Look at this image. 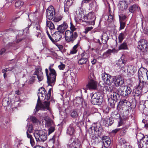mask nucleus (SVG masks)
<instances>
[{
  "instance_id": "0e129e2a",
  "label": "nucleus",
  "mask_w": 148,
  "mask_h": 148,
  "mask_svg": "<svg viewBox=\"0 0 148 148\" xmlns=\"http://www.w3.org/2000/svg\"><path fill=\"white\" fill-rule=\"evenodd\" d=\"M6 50L4 48L0 50V55H2L5 52Z\"/></svg>"
},
{
  "instance_id": "e433bc0d",
  "label": "nucleus",
  "mask_w": 148,
  "mask_h": 148,
  "mask_svg": "<svg viewBox=\"0 0 148 148\" xmlns=\"http://www.w3.org/2000/svg\"><path fill=\"white\" fill-rule=\"evenodd\" d=\"M23 2L21 0H18L15 3V5L16 8H20L23 4Z\"/></svg>"
},
{
  "instance_id": "69168bd1",
  "label": "nucleus",
  "mask_w": 148,
  "mask_h": 148,
  "mask_svg": "<svg viewBox=\"0 0 148 148\" xmlns=\"http://www.w3.org/2000/svg\"><path fill=\"white\" fill-rule=\"evenodd\" d=\"M44 95L45 97V94H42V93H38V98L42 97L43 98L44 97Z\"/></svg>"
},
{
  "instance_id": "79ce46f5",
  "label": "nucleus",
  "mask_w": 148,
  "mask_h": 148,
  "mask_svg": "<svg viewBox=\"0 0 148 148\" xmlns=\"http://www.w3.org/2000/svg\"><path fill=\"white\" fill-rule=\"evenodd\" d=\"M140 141L143 140V142L146 144L148 145V136L147 135L140 139Z\"/></svg>"
},
{
  "instance_id": "2f4dec72",
  "label": "nucleus",
  "mask_w": 148,
  "mask_h": 148,
  "mask_svg": "<svg viewBox=\"0 0 148 148\" xmlns=\"http://www.w3.org/2000/svg\"><path fill=\"white\" fill-rule=\"evenodd\" d=\"M10 99L9 98H5L3 99L2 101V105L4 106H8L10 103Z\"/></svg>"
},
{
  "instance_id": "39448f33",
  "label": "nucleus",
  "mask_w": 148,
  "mask_h": 148,
  "mask_svg": "<svg viewBox=\"0 0 148 148\" xmlns=\"http://www.w3.org/2000/svg\"><path fill=\"white\" fill-rule=\"evenodd\" d=\"M40 98H38L36 106L34 110L35 113L37 112L39 110H44L45 109L50 111V109L49 107L50 102L45 101L42 103L41 102L40 99Z\"/></svg>"
},
{
  "instance_id": "a211bd4d",
  "label": "nucleus",
  "mask_w": 148,
  "mask_h": 148,
  "mask_svg": "<svg viewBox=\"0 0 148 148\" xmlns=\"http://www.w3.org/2000/svg\"><path fill=\"white\" fill-rule=\"evenodd\" d=\"M97 82L93 79H91L86 85V87L89 89H96L97 88Z\"/></svg>"
},
{
  "instance_id": "7ed1b4c3",
  "label": "nucleus",
  "mask_w": 148,
  "mask_h": 148,
  "mask_svg": "<svg viewBox=\"0 0 148 148\" xmlns=\"http://www.w3.org/2000/svg\"><path fill=\"white\" fill-rule=\"evenodd\" d=\"M101 76L102 79L104 82L109 86L108 87L105 86L104 88L108 92H111L113 89L111 84L114 81V77L105 72L102 73Z\"/></svg>"
},
{
  "instance_id": "4c0bfd02",
  "label": "nucleus",
  "mask_w": 148,
  "mask_h": 148,
  "mask_svg": "<svg viewBox=\"0 0 148 148\" xmlns=\"http://www.w3.org/2000/svg\"><path fill=\"white\" fill-rule=\"evenodd\" d=\"M73 3V0H65L64 4L65 7L67 8L71 5Z\"/></svg>"
},
{
  "instance_id": "a18cd8bd",
  "label": "nucleus",
  "mask_w": 148,
  "mask_h": 148,
  "mask_svg": "<svg viewBox=\"0 0 148 148\" xmlns=\"http://www.w3.org/2000/svg\"><path fill=\"white\" fill-rule=\"evenodd\" d=\"M108 104L112 108H114V105L116 101L111 100H109L108 99Z\"/></svg>"
},
{
  "instance_id": "1a4fd4ad",
  "label": "nucleus",
  "mask_w": 148,
  "mask_h": 148,
  "mask_svg": "<svg viewBox=\"0 0 148 148\" xmlns=\"http://www.w3.org/2000/svg\"><path fill=\"white\" fill-rule=\"evenodd\" d=\"M118 91L121 95L126 96L131 93L132 89L127 86H121L118 89Z\"/></svg>"
},
{
  "instance_id": "052dcab7",
  "label": "nucleus",
  "mask_w": 148,
  "mask_h": 148,
  "mask_svg": "<svg viewBox=\"0 0 148 148\" xmlns=\"http://www.w3.org/2000/svg\"><path fill=\"white\" fill-rule=\"evenodd\" d=\"M30 142L32 146H34L35 145V142L33 137L30 139Z\"/></svg>"
},
{
  "instance_id": "473e14b6",
  "label": "nucleus",
  "mask_w": 148,
  "mask_h": 148,
  "mask_svg": "<svg viewBox=\"0 0 148 148\" xmlns=\"http://www.w3.org/2000/svg\"><path fill=\"white\" fill-rule=\"evenodd\" d=\"M77 111L76 109L71 110L70 112L71 116L73 118H77L78 116Z\"/></svg>"
},
{
  "instance_id": "4be33fe9",
  "label": "nucleus",
  "mask_w": 148,
  "mask_h": 148,
  "mask_svg": "<svg viewBox=\"0 0 148 148\" xmlns=\"http://www.w3.org/2000/svg\"><path fill=\"white\" fill-rule=\"evenodd\" d=\"M68 25L66 22L64 21L63 23L59 25L57 28V29L59 32L62 33V34L64 32L65 30L67 28Z\"/></svg>"
},
{
  "instance_id": "e2e57ef3",
  "label": "nucleus",
  "mask_w": 148,
  "mask_h": 148,
  "mask_svg": "<svg viewBox=\"0 0 148 148\" xmlns=\"http://www.w3.org/2000/svg\"><path fill=\"white\" fill-rule=\"evenodd\" d=\"M77 51V50H75L73 48L71 50V51L70 53L71 54H74L76 53Z\"/></svg>"
},
{
  "instance_id": "dca6fc26",
  "label": "nucleus",
  "mask_w": 148,
  "mask_h": 148,
  "mask_svg": "<svg viewBox=\"0 0 148 148\" xmlns=\"http://www.w3.org/2000/svg\"><path fill=\"white\" fill-rule=\"evenodd\" d=\"M101 121L103 124L106 127H108L112 124L114 122L113 119L108 116L104 118H102Z\"/></svg>"
},
{
  "instance_id": "aec40b11",
  "label": "nucleus",
  "mask_w": 148,
  "mask_h": 148,
  "mask_svg": "<svg viewBox=\"0 0 148 148\" xmlns=\"http://www.w3.org/2000/svg\"><path fill=\"white\" fill-rule=\"evenodd\" d=\"M62 34L59 31L55 32L52 35L53 42H57L59 41L62 37Z\"/></svg>"
},
{
  "instance_id": "3c124183",
  "label": "nucleus",
  "mask_w": 148,
  "mask_h": 148,
  "mask_svg": "<svg viewBox=\"0 0 148 148\" xmlns=\"http://www.w3.org/2000/svg\"><path fill=\"white\" fill-rule=\"evenodd\" d=\"M39 92L38 93H41L42 94H45L46 92V91L45 89L42 87H41L38 90Z\"/></svg>"
},
{
  "instance_id": "6e6552de",
  "label": "nucleus",
  "mask_w": 148,
  "mask_h": 148,
  "mask_svg": "<svg viewBox=\"0 0 148 148\" xmlns=\"http://www.w3.org/2000/svg\"><path fill=\"white\" fill-rule=\"evenodd\" d=\"M138 77L139 80L146 79L148 81V71L144 68H140L138 70Z\"/></svg>"
},
{
  "instance_id": "c9c22d12",
  "label": "nucleus",
  "mask_w": 148,
  "mask_h": 148,
  "mask_svg": "<svg viewBox=\"0 0 148 148\" xmlns=\"http://www.w3.org/2000/svg\"><path fill=\"white\" fill-rule=\"evenodd\" d=\"M111 116L114 119H117L120 117V115L118 113L117 111H115L112 112Z\"/></svg>"
},
{
  "instance_id": "ea45409f",
  "label": "nucleus",
  "mask_w": 148,
  "mask_h": 148,
  "mask_svg": "<svg viewBox=\"0 0 148 148\" xmlns=\"http://www.w3.org/2000/svg\"><path fill=\"white\" fill-rule=\"evenodd\" d=\"M125 37V35L124 33H120L118 36L119 42L121 43Z\"/></svg>"
},
{
  "instance_id": "423d86ee",
  "label": "nucleus",
  "mask_w": 148,
  "mask_h": 148,
  "mask_svg": "<svg viewBox=\"0 0 148 148\" xmlns=\"http://www.w3.org/2000/svg\"><path fill=\"white\" fill-rule=\"evenodd\" d=\"M91 103L93 104H100L102 102V97L100 93L95 92L91 95Z\"/></svg>"
},
{
  "instance_id": "6e6d98bb",
  "label": "nucleus",
  "mask_w": 148,
  "mask_h": 148,
  "mask_svg": "<svg viewBox=\"0 0 148 148\" xmlns=\"http://www.w3.org/2000/svg\"><path fill=\"white\" fill-rule=\"evenodd\" d=\"M30 119L33 123H36L38 121V120L35 117L33 116L30 117Z\"/></svg>"
},
{
  "instance_id": "338daca9",
  "label": "nucleus",
  "mask_w": 148,
  "mask_h": 148,
  "mask_svg": "<svg viewBox=\"0 0 148 148\" xmlns=\"http://www.w3.org/2000/svg\"><path fill=\"white\" fill-rule=\"evenodd\" d=\"M126 18V16H123L122 17H119V21L121 20H122V22H124V20Z\"/></svg>"
},
{
  "instance_id": "37998d69",
  "label": "nucleus",
  "mask_w": 148,
  "mask_h": 148,
  "mask_svg": "<svg viewBox=\"0 0 148 148\" xmlns=\"http://www.w3.org/2000/svg\"><path fill=\"white\" fill-rule=\"evenodd\" d=\"M119 143L121 145V147L123 146L124 145H127L128 144H127L125 140L123 138H121L119 140Z\"/></svg>"
},
{
  "instance_id": "c03bdc74",
  "label": "nucleus",
  "mask_w": 148,
  "mask_h": 148,
  "mask_svg": "<svg viewBox=\"0 0 148 148\" xmlns=\"http://www.w3.org/2000/svg\"><path fill=\"white\" fill-rule=\"evenodd\" d=\"M81 57H83L84 58H86L88 60V59L89 57V55L88 54V51L84 52L82 53L81 54Z\"/></svg>"
},
{
  "instance_id": "f257e3e1",
  "label": "nucleus",
  "mask_w": 148,
  "mask_h": 148,
  "mask_svg": "<svg viewBox=\"0 0 148 148\" xmlns=\"http://www.w3.org/2000/svg\"><path fill=\"white\" fill-rule=\"evenodd\" d=\"M53 64H51L49 67V72L47 69H45V72L47 78V82L49 85L52 86L53 85L56 81L57 74L56 71L53 68Z\"/></svg>"
},
{
  "instance_id": "de8ad7c7",
  "label": "nucleus",
  "mask_w": 148,
  "mask_h": 148,
  "mask_svg": "<svg viewBox=\"0 0 148 148\" xmlns=\"http://www.w3.org/2000/svg\"><path fill=\"white\" fill-rule=\"evenodd\" d=\"M51 89L50 88L48 91V93L47 94L45 95V99L47 100H49L51 96Z\"/></svg>"
},
{
  "instance_id": "9d476101",
  "label": "nucleus",
  "mask_w": 148,
  "mask_h": 148,
  "mask_svg": "<svg viewBox=\"0 0 148 148\" xmlns=\"http://www.w3.org/2000/svg\"><path fill=\"white\" fill-rule=\"evenodd\" d=\"M55 11L52 6H49L46 10V15L47 18L49 20H51L54 17Z\"/></svg>"
},
{
  "instance_id": "680f3d73",
  "label": "nucleus",
  "mask_w": 148,
  "mask_h": 148,
  "mask_svg": "<svg viewBox=\"0 0 148 148\" xmlns=\"http://www.w3.org/2000/svg\"><path fill=\"white\" fill-rule=\"evenodd\" d=\"M34 78V76H33L30 78V80L29 81V84H32L34 82V79H35Z\"/></svg>"
},
{
  "instance_id": "f3484780",
  "label": "nucleus",
  "mask_w": 148,
  "mask_h": 148,
  "mask_svg": "<svg viewBox=\"0 0 148 148\" xmlns=\"http://www.w3.org/2000/svg\"><path fill=\"white\" fill-rule=\"evenodd\" d=\"M71 140L73 141L72 143L68 147V148H77L76 146H79L80 142L77 138H76L75 136H73L71 139Z\"/></svg>"
},
{
  "instance_id": "0eeeda50",
  "label": "nucleus",
  "mask_w": 148,
  "mask_h": 148,
  "mask_svg": "<svg viewBox=\"0 0 148 148\" xmlns=\"http://www.w3.org/2000/svg\"><path fill=\"white\" fill-rule=\"evenodd\" d=\"M95 19L96 17L94 12H90L86 15L85 20H83V21L88 24L94 25L95 24Z\"/></svg>"
},
{
  "instance_id": "49530a36",
  "label": "nucleus",
  "mask_w": 148,
  "mask_h": 148,
  "mask_svg": "<svg viewBox=\"0 0 148 148\" xmlns=\"http://www.w3.org/2000/svg\"><path fill=\"white\" fill-rule=\"evenodd\" d=\"M109 15L108 16V21L109 23H111L113 20L114 18L112 15L111 14V12L110 10H109Z\"/></svg>"
},
{
  "instance_id": "a19ab883",
  "label": "nucleus",
  "mask_w": 148,
  "mask_h": 148,
  "mask_svg": "<svg viewBox=\"0 0 148 148\" xmlns=\"http://www.w3.org/2000/svg\"><path fill=\"white\" fill-rule=\"evenodd\" d=\"M142 92V89L141 88L137 87L135 90V95L138 96L141 94Z\"/></svg>"
},
{
  "instance_id": "4d7b16f0",
  "label": "nucleus",
  "mask_w": 148,
  "mask_h": 148,
  "mask_svg": "<svg viewBox=\"0 0 148 148\" xmlns=\"http://www.w3.org/2000/svg\"><path fill=\"white\" fill-rule=\"evenodd\" d=\"M93 28V27H87L85 29V31L84 32L85 34H87L88 32L92 29Z\"/></svg>"
},
{
  "instance_id": "c85d7f7f",
  "label": "nucleus",
  "mask_w": 148,
  "mask_h": 148,
  "mask_svg": "<svg viewBox=\"0 0 148 148\" xmlns=\"http://www.w3.org/2000/svg\"><path fill=\"white\" fill-rule=\"evenodd\" d=\"M139 8L137 5H134L129 8V11L131 13H134L136 11L138 10Z\"/></svg>"
},
{
  "instance_id": "f704fd0d",
  "label": "nucleus",
  "mask_w": 148,
  "mask_h": 148,
  "mask_svg": "<svg viewBox=\"0 0 148 148\" xmlns=\"http://www.w3.org/2000/svg\"><path fill=\"white\" fill-rule=\"evenodd\" d=\"M87 61V58L82 57L81 58L78 60V63L79 64L82 65L86 64Z\"/></svg>"
},
{
  "instance_id": "603ef678",
  "label": "nucleus",
  "mask_w": 148,
  "mask_h": 148,
  "mask_svg": "<svg viewBox=\"0 0 148 148\" xmlns=\"http://www.w3.org/2000/svg\"><path fill=\"white\" fill-rule=\"evenodd\" d=\"M120 30H121L124 28L125 26V23L124 22H122V20H121L120 21Z\"/></svg>"
},
{
  "instance_id": "393cba45",
  "label": "nucleus",
  "mask_w": 148,
  "mask_h": 148,
  "mask_svg": "<svg viewBox=\"0 0 148 148\" xmlns=\"http://www.w3.org/2000/svg\"><path fill=\"white\" fill-rule=\"evenodd\" d=\"M46 125L48 127H50L54 126V123L52 121L49 117H46L45 119Z\"/></svg>"
},
{
  "instance_id": "5fc2aeb1",
  "label": "nucleus",
  "mask_w": 148,
  "mask_h": 148,
  "mask_svg": "<svg viewBox=\"0 0 148 148\" xmlns=\"http://www.w3.org/2000/svg\"><path fill=\"white\" fill-rule=\"evenodd\" d=\"M28 128H27V132H28L29 133L32 132V131L33 130V127L32 125H29V126L27 125Z\"/></svg>"
},
{
  "instance_id": "c756f323",
  "label": "nucleus",
  "mask_w": 148,
  "mask_h": 148,
  "mask_svg": "<svg viewBox=\"0 0 148 148\" xmlns=\"http://www.w3.org/2000/svg\"><path fill=\"white\" fill-rule=\"evenodd\" d=\"M83 102V99L82 98L79 97H77L73 101V103L74 104H77V106H78L82 103Z\"/></svg>"
},
{
  "instance_id": "72a5a7b5",
  "label": "nucleus",
  "mask_w": 148,
  "mask_h": 148,
  "mask_svg": "<svg viewBox=\"0 0 148 148\" xmlns=\"http://www.w3.org/2000/svg\"><path fill=\"white\" fill-rule=\"evenodd\" d=\"M75 132V130L72 126L70 125L68 128L67 133L71 135H73Z\"/></svg>"
},
{
  "instance_id": "09e8293b",
  "label": "nucleus",
  "mask_w": 148,
  "mask_h": 148,
  "mask_svg": "<svg viewBox=\"0 0 148 148\" xmlns=\"http://www.w3.org/2000/svg\"><path fill=\"white\" fill-rule=\"evenodd\" d=\"M145 84V83L143 80H139V83L138 87L142 89L144 87Z\"/></svg>"
},
{
  "instance_id": "2eb2a0df",
  "label": "nucleus",
  "mask_w": 148,
  "mask_h": 148,
  "mask_svg": "<svg viewBox=\"0 0 148 148\" xmlns=\"http://www.w3.org/2000/svg\"><path fill=\"white\" fill-rule=\"evenodd\" d=\"M42 69L40 67H38L36 69L34 74L37 76L39 82L42 81L43 79V75L42 72Z\"/></svg>"
},
{
  "instance_id": "864d4df0",
  "label": "nucleus",
  "mask_w": 148,
  "mask_h": 148,
  "mask_svg": "<svg viewBox=\"0 0 148 148\" xmlns=\"http://www.w3.org/2000/svg\"><path fill=\"white\" fill-rule=\"evenodd\" d=\"M62 18L61 16H60L55 17L53 20V21L56 22H57L60 21Z\"/></svg>"
},
{
  "instance_id": "f03ea898",
  "label": "nucleus",
  "mask_w": 148,
  "mask_h": 148,
  "mask_svg": "<svg viewBox=\"0 0 148 148\" xmlns=\"http://www.w3.org/2000/svg\"><path fill=\"white\" fill-rule=\"evenodd\" d=\"M70 28L71 31L69 30H67L66 31L65 38L67 42H73L76 39L78 35L77 32H73L76 29L74 26L71 22L70 23Z\"/></svg>"
},
{
  "instance_id": "20e7f679",
  "label": "nucleus",
  "mask_w": 148,
  "mask_h": 148,
  "mask_svg": "<svg viewBox=\"0 0 148 148\" xmlns=\"http://www.w3.org/2000/svg\"><path fill=\"white\" fill-rule=\"evenodd\" d=\"M34 135L37 142H43L47 138V135L45 131L43 130H36Z\"/></svg>"
},
{
  "instance_id": "8fccbe9b",
  "label": "nucleus",
  "mask_w": 148,
  "mask_h": 148,
  "mask_svg": "<svg viewBox=\"0 0 148 148\" xmlns=\"http://www.w3.org/2000/svg\"><path fill=\"white\" fill-rule=\"evenodd\" d=\"M55 130V127L54 126H52L50 127L48 130V134L49 135L52 133Z\"/></svg>"
},
{
  "instance_id": "bb28decb",
  "label": "nucleus",
  "mask_w": 148,
  "mask_h": 148,
  "mask_svg": "<svg viewBox=\"0 0 148 148\" xmlns=\"http://www.w3.org/2000/svg\"><path fill=\"white\" fill-rule=\"evenodd\" d=\"M119 97V94L116 92H114L111 93V94H110V98H108V99H109V100H111V99L116 101L117 100V98Z\"/></svg>"
},
{
  "instance_id": "774afa93",
  "label": "nucleus",
  "mask_w": 148,
  "mask_h": 148,
  "mask_svg": "<svg viewBox=\"0 0 148 148\" xmlns=\"http://www.w3.org/2000/svg\"><path fill=\"white\" fill-rule=\"evenodd\" d=\"M121 148H132L131 146L130 145H124Z\"/></svg>"
},
{
  "instance_id": "412c9836",
  "label": "nucleus",
  "mask_w": 148,
  "mask_h": 148,
  "mask_svg": "<svg viewBox=\"0 0 148 148\" xmlns=\"http://www.w3.org/2000/svg\"><path fill=\"white\" fill-rule=\"evenodd\" d=\"M111 142L110 139L107 136H104L102 138V144L105 147L107 148L108 147Z\"/></svg>"
},
{
  "instance_id": "ddd939ff",
  "label": "nucleus",
  "mask_w": 148,
  "mask_h": 148,
  "mask_svg": "<svg viewBox=\"0 0 148 148\" xmlns=\"http://www.w3.org/2000/svg\"><path fill=\"white\" fill-rule=\"evenodd\" d=\"M125 69L123 70L124 72H127V75L129 76H131L133 75L136 71V67L130 65L128 67L125 66L124 68Z\"/></svg>"
},
{
  "instance_id": "5701e85b",
  "label": "nucleus",
  "mask_w": 148,
  "mask_h": 148,
  "mask_svg": "<svg viewBox=\"0 0 148 148\" xmlns=\"http://www.w3.org/2000/svg\"><path fill=\"white\" fill-rule=\"evenodd\" d=\"M79 15L77 17L78 20L81 21H82V22H83V20H85V18L86 16L85 15V11L83 9L80 8L79 10Z\"/></svg>"
},
{
  "instance_id": "9b49d317",
  "label": "nucleus",
  "mask_w": 148,
  "mask_h": 148,
  "mask_svg": "<svg viewBox=\"0 0 148 148\" xmlns=\"http://www.w3.org/2000/svg\"><path fill=\"white\" fill-rule=\"evenodd\" d=\"M138 48L141 50L147 51L148 50V43L145 39L140 40L138 42Z\"/></svg>"
},
{
  "instance_id": "7c9ffc66",
  "label": "nucleus",
  "mask_w": 148,
  "mask_h": 148,
  "mask_svg": "<svg viewBox=\"0 0 148 148\" xmlns=\"http://www.w3.org/2000/svg\"><path fill=\"white\" fill-rule=\"evenodd\" d=\"M118 49V50L128 49L127 45V43L125 42H123L119 46Z\"/></svg>"
},
{
  "instance_id": "f8f14e48",
  "label": "nucleus",
  "mask_w": 148,
  "mask_h": 148,
  "mask_svg": "<svg viewBox=\"0 0 148 148\" xmlns=\"http://www.w3.org/2000/svg\"><path fill=\"white\" fill-rule=\"evenodd\" d=\"M132 1L129 0L120 1L119 3L118 6L120 10H124L127 8L128 4Z\"/></svg>"
},
{
  "instance_id": "b1692460",
  "label": "nucleus",
  "mask_w": 148,
  "mask_h": 148,
  "mask_svg": "<svg viewBox=\"0 0 148 148\" xmlns=\"http://www.w3.org/2000/svg\"><path fill=\"white\" fill-rule=\"evenodd\" d=\"M18 68L16 67H9L8 68L2 70V72L3 73H5L8 71H11L14 73L17 74L18 73L17 70Z\"/></svg>"
},
{
  "instance_id": "a878e982",
  "label": "nucleus",
  "mask_w": 148,
  "mask_h": 148,
  "mask_svg": "<svg viewBox=\"0 0 148 148\" xmlns=\"http://www.w3.org/2000/svg\"><path fill=\"white\" fill-rule=\"evenodd\" d=\"M116 64L119 66V67L121 68L122 70H124L125 69L124 68L125 64H124V60H123L121 58L118 61V62L116 63Z\"/></svg>"
},
{
  "instance_id": "4468645a",
  "label": "nucleus",
  "mask_w": 148,
  "mask_h": 148,
  "mask_svg": "<svg viewBox=\"0 0 148 148\" xmlns=\"http://www.w3.org/2000/svg\"><path fill=\"white\" fill-rule=\"evenodd\" d=\"M33 30L35 35L37 37H41V34H42V28L39 23L35 24L33 28Z\"/></svg>"
},
{
  "instance_id": "13d9d810",
  "label": "nucleus",
  "mask_w": 148,
  "mask_h": 148,
  "mask_svg": "<svg viewBox=\"0 0 148 148\" xmlns=\"http://www.w3.org/2000/svg\"><path fill=\"white\" fill-rule=\"evenodd\" d=\"M31 24L30 23V24H28V27H26L25 29L23 30L24 33H28L29 32V28L30 27Z\"/></svg>"
},
{
  "instance_id": "58836bf2",
  "label": "nucleus",
  "mask_w": 148,
  "mask_h": 148,
  "mask_svg": "<svg viewBox=\"0 0 148 148\" xmlns=\"http://www.w3.org/2000/svg\"><path fill=\"white\" fill-rule=\"evenodd\" d=\"M47 27H48L51 30L54 29V25L51 21H47Z\"/></svg>"
},
{
  "instance_id": "cd10ccee",
  "label": "nucleus",
  "mask_w": 148,
  "mask_h": 148,
  "mask_svg": "<svg viewBox=\"0 0 148 148\" xmlns=\"http://www.w3.org/2000/svg\"><path fill=\"white\" fill-rule=\"evenodd\" d=\"M109 39V37L107 34L106 33H104L101 36V38L102 43L103 44H106Z\"/></svg>"
},
{
  "instance_id": "6ab92c4d",
  "label": "nucleus",
  "mask_w": 148,
  "mask_h": 148,
  "mask_svg": "<svg viewBox=\"0 0 148 148\" xmlns=\"http://www.w3.org/2000/svg\"><path fill=\"white\" fill-rule=\"evenodd\" d=\"M124 83L123 78L120 75L116 76L115 77V81L114 84L116 87L119 86H121Z\"/></svg>"
},
{
  "instance_id": "bf43d9fd",
  "label": "nucleus",
  "mask_w": 148,
  "mask_h": 148,
  "mask_svg": "<svg viewBox=\"0 0 148 148\" xmlns=\"http://www.w3.org/2000/svg\"><path fill=\"white\" fill-rule=\"evenodd\" d=\"M65 67V65L61 63V64L58 66V67L60 70H63Z\"/></svg>"
}]
</instances>
